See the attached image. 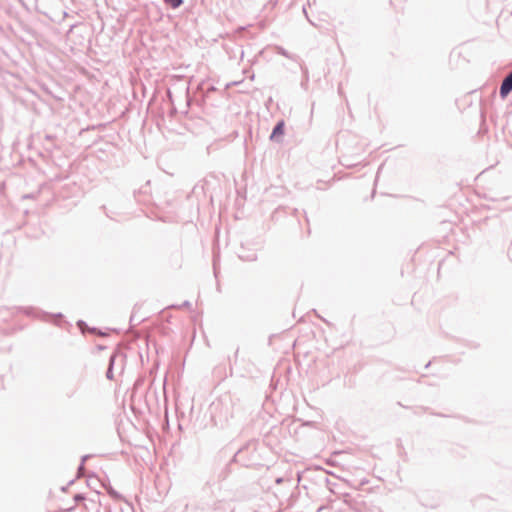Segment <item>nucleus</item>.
<instances>
[{"mask_svg": "<svg viewBox=\"0 0 512 512\" xmlns=\"http://www.w3.org/2000/svg\"><path fill=\"white\" fill-rule=\"evenodd\" d=\"M284 134V122L280 121L275 128L273 129V132L271 134V139L277 140Z\"/></svg>", "mask_w": 512, "mask_h": 512, "instance_id": "2", "label": "nucleus"}, {"mask_svg": "<svg viewBox=\"0 0 512 512\" xmlns=\"http://www.w3.org/2000/svg\"><path fill=\"white\" fill-rule=\"evenodd\" d=\"M167 4L171 5L173 8H177L182 4V0H164Z\"/></svg>", "mask_w": 512, "mask_h": 512, "instance_id": "3", "label": "nucleus"}, {"mask_svg": "<svg viewBox=\"0 0 512 512\" xmlns=\"http://www.w3.org/2000/svg\"><path fill=\"white\" fill-rule=\"evenodd\" d=\"M512 91V72L503 80L500 87V95L505 98Z\"/></svg>", "mask_w": 512, "mask_h": 512, "instance_id": "1", "label": "nucleus"}]
</instances>
